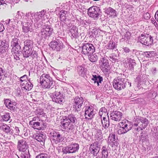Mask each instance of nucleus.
<instances>
[{"label":"nucleus","instance_id":"1","mask_svg":"<svg viewBox=\"0 0 158 158\" xmlns=\"http://www.w3.org/2000/svg\"><path fill=\"white\" fill-rule=\"evenodd\" d=\"M77 119L73 114H69L68 116H65L63 121L61 123V127L65 131L71 133L74 131L76 127Z\"/></svg>","mask_w":158,"mask_h":158},{"label":"nucleus","instance_id":"2","mask_svg":"<svg viewBox=\"0 0 158 158\" xmlns=\"http://www.w3.org/2000/svg\"><path fill=\"white\" fill-rule=\"evenodd\" d=\"M60 22L55 26L56 29L58 34L59 35L62 36L64 35V31L65 27L68 24L69 21V19L66 18V15H67V11L64 10H61L60 13Z\"/></svg>","mask_w":158,"mask_h":158},{"label":"nucleus","instance_id":"3","mask_svg":"<svg viewBox=\"0 0 158 158\" xmlns=\"http://www.w3.org/2000/svg\"><path fill=\"white\" fill-rule=\"evenodd\" d=\"M48 23H45L44 25L42 27L40 31L38 34L40 40L48 39L53 32V28Z\"/></svg>","mask_w":158,"mask_h":158},{"label":"nucleus","instance_id":"4","mask_svg":"<svg viewBox=\"0 0 158 158\" xmlns=\"http://www.w3.org/2000/svg\"><path fill=\"white\" fill-rule=\"evenodd\" d=\"M40 81L41 85L45 89H52L53 87L54 81L49 74H43L40 77Z\"/></svg>","mask_w":158,"mask_h":158},{"label":"nucleus","instance_id":"5","mask_svg":"<svg viewBox=\"0 0 158 158\" xmlns=\"http://www.w3.org/2000/svg\"><path fill=\"white\" fill-rule=\"evenodd\" d=\"M119 128L118 133L119 135L124 134L130 131L132 128L131 122L127 120L124 119L119 123Z\"/></svg>","mask_w":158,"mask_h":158},{"label":"nucleus","instance_id":"6","mask_svg":"<svg viewBox=\"0 0 158 158\" xmlns=\"http://www.w3.org/2000/svg\"><path fill=\"white\" fill-rule=\"evenodd\" d=\"M64 34L61 36L58 34L59 37L50 43L49 46L52 50L56 51H60L64 48V45L62 41V40H63L62 37H61L64 36Z\"/></svg>","mask_w":158,"mask_h":158},{"label":"nucleus","instance_id":"7","mask_svg":"<svg viewBox=\"0 0 158 158\" xmlns=\"http://www.w3.org/2000/svg\"><path fill=\"white\" fill-rule=\"evenodd\" d=\"M87 13L90 17L97 20L101 16L102 12L99 7L93 6L88 9Z\"/></svg>","mask_w":158,"mask_h":158},{"label":"nucleus","instance_id":"8","mask_svg":"<svg viewBox=\"0 0 158 158\" xmlns=\"http://www.w3.org/2000/svg\"><path fill=\"white\" fill-rule=\"evenodd\" d=\"M138 38V41L143 45L148 47L151 46L153 42V37L149 34H141Z\"/></svg>","mask_w":158,"mask_h":158},{"label":"nucleus","instance_id":"9","mask_svg":"<svg viewBox=\"0 0 158 158\" xmlns=\"http://www.w3.org/2000/svg\"><path fill=\"white\" fill-rule=\"evenodd\" d=\"M96 46L95 44L94 45L89 42L83 43L81 46L82 53L85 55L93 54L95 51Z\"/></svg>","mask_w":158,"mask_h":158},{"label":"nucleus","instance_id":"10","mask_svg":"<svg viewBox=\"0 0 158 158\" xmlns=\"http://www.w3.org/2000/svg\"><path fill=\"white\" fill-rule=\"evenodd\" d=\"M120 75L114 79L113 84L114 88L118 90L124 89L125 85L124 75L121 74Z\"/></svg>","mask_w":158,"mask_h":158},{"label":"nucleus","instance_id":"11","mask_svg":"<svg viewBox=\"0 0 158 158\" xmlns=\"http://www.w3.org/2000/svg\"><path fill=\"white\" fill-rule=\"evenodd\" d=\"M46 11L45 10H43L39 12L36 13L29 12L26 14V17L28 16L29 19H31V20L35 23L36 22L40 21L42 17L45 15Z\"/></svg>","mask_w":158,"mask_h":158},{"label":"nucleus","instance_id":"12","mask_svg":"<svg viewBox=\"0 0 158 158\" xmlns=\"http://www.w3.org/2000/svg\"><path fill=\"white\" fill-rule=\"evenodd\" d=\"M72 101L73 110L75 112L80 111L84 101L83 98L77 96L72 99Z\"/></svg>","mask_w":158,"mask_h":158},{"label":"nucleus","instance_id":"13","mask_svg":"<svg viewBox=\"0 0 158 158\" xmlns=\"http://www.w3.org/2000/svg\"><path fill=\"white\" fill-rule=\"evenodd\" d=\"M33 21L31 19H25L24 22H23L21 24L22 26L23 31L27 34L33 32V29L32 28V24Z\"/></svg>","mask_w":158,"mask_h":158},{"label":"nucleus","instance_id":"14","mask_svg":"<svg viewBox=\"0 0 158 158\" xmlns=\"http://www.w3.org/2000/svg\"><path fill=\"white\" fill-rule=\"evenodd\" d=\"M69 29L70 32L69 35L71 39H77L79 37V33L78 32V29L75 25H73L71 23H69V24L65 27L64 30Z\"/></svg>","mask_w":158,"mask_h":158},{"label":"nucleus","instance_id":"15","mask_svg":"<svg viewBox=\"0 0 158 158\" xmlns=\"http://www.w3.org/2000/svg\"><path fill=\"white\" fill-rule=\"evenodd\" d=\"M79 146L77 143H72L68 145L63 147L62 149V152L64 154H70L75 153L78 151Z\"/></svg>","mask_w":158,"mask_h":158},{"label":"nucleus","instance_id":"16","mask_svg":"<svg viewBox=\"0 0 158 158\" xmlns=\"http://www.w3.org/2000/svg\"><path fill=\"white\" fill-rule=\"evenodd\" d=\"M133 126L137 127L141 126L143 128H145L148 125L149 121L146 118L141 116H137L134 119Z\"/></svg>","mask_w":158,"mask_h":158},{"label":"nucleus","instance_id":"17","mask_svg":"<svg viewBox=\"0 0 158 158\" xmlns=\"http://www.w3.org/2000/svg\"><path fill=\"white\" fill-rule=\"evenodd\" d=\"M51 140L56 144L62 142L64 138L60 133L58 131L52 130L50 133Z\"/></svg>","mask_w":158,"mask_h":158},{"label":"nucleus","instance_id":"18","mask_svg":"<svg viewBox=\"0 0 158 158\" xmlns=\"http://www.w3.org/2000/svg\"><path fill=\"white\" fill-rule=\"evenodd\" d=\"M99 142L96 139L95 141L90 145L89 152L90 154L93 156H97L99 152L100 144Z\"/></svg>","mask_w":158,"mask_h":158},{"label":"nucleus","instance_id":"19","mask_svg":"<svg viewBox=\"0 0 158 158\" xmlns=\"http://www.w3.org/2000/svg\"><path fill=\"white\" fill-rule=\"evenodd\" d=\"M100 68L106 76H108L110 71V66L108 60L105 57H103L101 60Z\"/></svg>","mask_w":158,"mask_h":158},{"label":"nucleus","instance_id":"20","mask_svg":"<svg viewBox=\"0 0 158 158\" xmlns=\"http://www.w3.org/2000/svg\"><path fill=\"white\" fill-rule=\"evenodd\" d=\"M53 102L60 104L64 102V97L62 94L60 92L56 91L52 93L50 96Z\"/></svg>","mask_w":158,"mask_h":158},{"label":"nucleus","instance_id":"21","mask_svg":"<svg viewBox=\"0 0 158 158\" xmlns=\"http://www.w3.org/2000/svg\"><path fill=\"white\" fill-rule=\"evenodd\" d=\"M4 103L5 106L9 110L10 112L15 111L16 109L17 103L14 100H11L10 99H4Z\"/></svg>","mask_w":158,"mask_h":158},{"label":"nucleus","instance_id":"22","mask_svg":"<svg viewBox=\"0 0 158 158\" xmlns=\"http://www.w3.org/2000/svg\"><path fill=\"white\" fill-rule=\"evenodd\" d=\"M123 114L121 112L113 110L110 111V116L111 119L115 121L119 122L122 119Z\"/></svg>","mask_w":158,"mask_h":158},{"label":"nucleus","instance_id":"23","mask_svg":"<svg viewBox=\"0 0 158 158\" xmlns=\"http://www.w3.org/2000/svg\"><path fill=\"white\" fill-rule=\"evenodd\" d=\"M28 148L27 143L25 140L22 139L18 141L17 148L19 151L21 152H22L29 151L28 149Z\"/></svg>","mask_w":158,"mask_h":158},{"label":"nucleus","instance_id":"24","mask_svg":"<svg viewBox=\"0 0 158 158\" xmlns=\"http://www.w3.org/2000/svg\"><path fill=\"white\" fill-rule=\"evenodd\" d=\"M85 116L86 119L91 120L95 115L94 112V108L91 106L85 107Z\"/></svg>","mask_w":158,"mask_h":158},{"label":"nucleus","instance_id":"25","mask_svg":"<svg viewBox=\"0 0 158 158\" xmlns=\"http://www.w3.org/2000/svg\"><path fill=\"white\" fill-rule=\"evenodd\" d=\"M24 14L23 13L20 11H18L14 19L15 22L18 23H21L22 24L23 22H24L25 19H29L28 16L25 18L26 17V14L24 16Z\"/></svg>","mask_w":158,"mask_h":158},{"label":"nucleus","instance_id":"26","mask_svg":"<svg viewBox=\"0 0 158 158\" xmlns=\"http://www.w3.org/2000/svg\"><path fill=\"white\" fill-rule=\"evenodd\" d=\"M142 55L145 60L153 61L155 57L157 55V54L155 51H150L144 52Z\"/></svg>","mask_w":158,"mask_h":158},{"label":"nucleus","instance_id":"27","mask_svg":"<svg viewBox=\"0 0 158 158\" xmlns=\"http://www.w3.org/2000/svg\"><path fill=\"white\" fill-rule=\"evenodd\" d=\"M104 10L105 14L109 16V17L114 18L117 16V11L111 7H106L104 9Z\"/></svg>","mask_w":158,"mask_h":158},{"label":"nucleus","instance_id":"28","mask_svg":"<svg viewBox=\"0 0 158 158\" xmlns=\"http://www.w3.org/2000/svg\"><path fill=\"white\" fill-rule=\"evenodd\" d=\"M20 45L21 42L20 40L15 37L12 39L11 42V46L12 47L11 49H21Z\"/></svg>","mask_w":158,"mask_h":158},{"label":"nucleus","instance_id":"29","mask_svg":"<svg viewBox=\"0 0 158 158\" xmlns=\"http://www.w3.org/2000/svg\"><path fill=\"white\" fill-rule=\"evenodd\" d=\"M147 80V79L145 75H140L136 77L135 81L137 83V87L140 88V85L143 84H145Z\"/></svg>","mask_w":158,"mask_h":158},{"label":"nucleus","instance_id":"30","mask_svg":"<svg viewBox=\"0 0 158 158\" xmlns=\"http://www.w3.org/2000/svg\"><path fill=\"white\" fill-rule=\"evenodd\" d=\"M108 131V127L102 126L101 129L97 131L98 133L99 134V135H96V140L98 141H100L101 140V141L103 138L101 134H105L107 133Z\"/></svg>","mask_w":158,"mask_h":158},{"label":"nucleus","instance_id":"31","mask_svg":"<svg viewBox=\"0 0 158 158\" xmlns=\"http://www.w3.org/2000/svg\"><path fill=\"white\" fill-rule=\"evenodd\" d=\"M136 65V63L135 60L132 59L131 58H127V62L126 63L125 67L127 68L131 71L134 70V67Z\"/></svg>","mask_w":158,"mask_h":158},{"label":"nucleus","instance_id":"32","mask_svg":"<svg viewBox=\"0 0 158 158\" xmlns=\"http://www.w3.org/2000/svg\"><path fill=\"white\" fill-rule=\"evenodd\" d=\"M9 43L6 40H0V53H2L6 52L9 48Z\"/></svg>","mask_w":158,"mask_h":158},{"label":"nucleus","instance_id":"33","mask_svg":"<svg viewBox=\"0 0 158 158\" xmlns=\"http://www.w3.org/2000/svg\"><path fill=\"white\" fill-rule=\"evenodd\" d=\"M41 122H33V121H30L29 122V124L31 127L33 128L34 129H37L39 130H44V128L42 126V124L40 123Z\"/></svg>","mask_w":158,"mask_h":158},{"label":"nucleus","instance_id":"34","mask_svg":"<svg viewBox=\"0 0 158 158\" xmlns=\"http://www.w3.org/2000/svg\"><path fill=\"white\" fill-rule=\"evenodd\" d=\"M117 44L113 40H110L108 44L106 46V48L112 51H118L117 49Z\"/></svg>","mask_w":158,"mask_h":158},{"label":"nucleus","instance_id":"35","mask_svg":"<svg viewBox=\"0 0 158 158\" xmlns=\"http://www.w3.org/2000/svg\"><path fill=\"white\" fill-rule=\"evenodd\" d=\"M75 69L79 75L82 77L85 76L87 71V69L83 65L77 66Z\"/></svg>","mask_w":158,"mask_h":158},{"label":"nucleus","instance_id":"36","mask_svg":"<svg viewBox=\"0 0 158 158\" xmlns=\"http://www.w3.org/2000/svg\"><path fill=\"white\" fill-rule=\"evenodd\" d=\"M76 18L77 25L79 26L86 27L89 25L90 23V21L88 20H85L84 19H83L80 17L78 18L76 17Z\"/></svg>","mask_w":158,"mask_h":158},{"label":"nucleus","instance_id":"37","mask_svg":"<svg viewBox=\"0 0 158 158\" xmlns=\"http://www.w3.org/2000/svg\"><path fill=\"white\" fill-rule=\"evenodd\" d=\"M91 80L93 81L94 83H97V85L99 86V83H101L103 79L102 77L98 74L95 73L92 75Z\"/></svg>","mask_w":158,"mask_h":158},{"label":"nucleus","instance_id":"38","mask_svg":"<svg viewBox=\"0 0 158 158\" xmlns=\"http://www.w3.org/2000/svg\"><path fill=\"white\" fill-rule=\"evenodd\" d=\"M35 139L38 141L40 142L42 145H44L45 140L46 139L45 135L41 134H38L35 136Z\"/></svg>","mask_w":158,"mask_h":158},{"label":"nucleus","instance_id":"39","mask_svg":"<svg viewBox=\"0 0 158 158\" xmlns=\"http://www.w3.org/2000/svg\"><path fill=\"white\" fill-rule=\"evenodd\" d=\"M131 34L129 31L125 30L122 33V38L121 39V41L123 42L125 41H127L129 40L131 38Z\"/></svg>","mask_w":158,"mask_h":158},{"label":"nucleus","instance_id":"40","mask_svg":"<svg viewBox=\"0 0 158 158\" xmlns=\"http://www.w3.org/2000/svg\"><path fill=\"white\" fill-rule=\"evenodd\" d=\"M24 47L23 48L33 49V40L27 39L24 42Z\"/></svg>","mask_w":158,"mask_h":158},{"label":"nucleus","instance_id":"41","mask_svg":"<svg viewBox=\"0 0 158 158\" xmlns=\"http://www.w3.org/2000/svg\"><path fill=\"white\" fill-rule=\"evenodd\" d=\"M20 49H11V52L14 56V59L17 60H20V56H21L22 52Z\"/></svg>","mask_w":158,"mask_h":158},{"label":"nucleus","instance_id":"42","mask_svg":"<svg viewBox=\"0 0 158 158\" xmlns=\"http://www.w3.org/2000/svg\"><path fill=\"white\" fill-rule=\"evenodd\" d=\"M117 51L116 53H112L109 56L110 60L113 63L118 61L119 59L120 53L118 52V51Z\"/></svg>","mask_w":158,"mask_h":158},{"label":"nucleus","instance_id":"43","mask_svg":"<svg viewBox=\"0 0 158 158\" xmlns=\"http://www.w3.org/2000/svg\"><path fill=\"white\" fill-rule=\"evenodd\" d=\"M0 128L7 134L9 133L10 134H12L10 127L6 124L3 123L0 124Z\"/></svg>","mask_w":158,"mask_h":158},{"label":"nucleus","instance_id":"44","mask_svg":"<svg viewBox=\"0 0 158 158\" xmlns=\"http://www.w3.org/2000/svg\"><path fill=\"white\" fill-rule=\"evenodd\" d=\"M28 82H26V83H24L22 85V87L27 91H29L31 90L32 88L33 85L30 82V79L28 80Z\"/></svg>","mask_w":158,"mask_h":158},{"label":"nucleus","instance_id":"45","mask_svg":"<svg viewBox=\"0 0 158 158\" xmlns=\"http://www.w3.org/2000/svg\"><path fill=\"white\" fill-rule=\"evenodd\" d=\"M101 124L102 127H109L110 126L109 118L108 116L107 118L103 117L101 119Z\"/></svg>","mask_w":158,"mask_h":158},{"label":"nucleus","instance_id":"46","mask_svg":"<svg viewBox=\"0 0 158 158\" xmlns=\"http://www.w3.org/2000/svg\"><path fill=\"white\" fill-rule=\"evenodd\" d=\"M102 155H108L109 153H110V149L109 148V146H106V145L102 146Z\"/></svg>","mask_w":158,"mask_h":158},{"label":"nucleus","instance_id":"47","mask_svg":"<svg viewBox=\"0 0 158 158\" xmlns=\"http://www.w3.org/2000/svg\"><path fill=\"white\" fill-rule=\"evenodd\" d=\"M32 49L23 48V55L24 57L27 58L29 57L31 54V52Z\"/></svg>","mask_w":158,"mask_h":158},{"label":"nucleus","instance_id":"48","mask_svg":"<svg viewBox=\"0 0 158 158\" xmlns=\"http://www.w3.org/2000/svg\"><path fill=\"white\" fill-rule=\"evenodd\" d=\"M87 56H88L89 60L91 62H95L98 60V57L95 54H91L90 55Z\"/></svg>","mask_w":158,"mask_h":158},{"label":"nucleus","instance_id":"49","mask_svg":"<svg viewBox=\"0 0 158 158\" xmlns=\"http://www.w3.org/2000/svg\"><path fill=\"white\" fill-rule=\"evenodd\" d=\"M1 118L2 121H8L10 118V113L8 112L4 113L3 115H1Z\"/></svg>","mask_w":158,"mask_h":158},{"label":"nucleus","instance_id":"50","mask_svg":"<svg viewBox=\"0 0 158 158\" xmlns=\"http://www.w3.org/2000/svg\"><path fill=\"white\" fill-rule=\"evenodd\" d=\"M18 158H30V155L29 151L27 152H22L19 156L17 154H15Z\"/></svg>","mask_w":158,"mask_h":158},{"label":"nucleus","instance_id":"51","mask_svg":"<svg viewBox=\"0 0 158 158\" xmlns=\"http://www.w3.org/2000/svg\"><path fill=\"white\" fill-rule=\"evenodd\" d=\"M108 146L110 145L112 147L114 146H117L118 145L117 139H113L112 140L108 139Z\"/></svg>","mask_w":158,"mask_h":158},{"label":"nucleus","instance_id":"52","mask_svg":"<svg viewBox=\"0 0 158 158\" xmlns=\"http://www.w3.org/2000/svg\"><path fill=\"white\" fill-rule=\"evenodd\" d=\"M148 136L146 133H141V135L139 136L140 141H141L142 142H146L148 138Z\"/></svg>","mask_w":158,"mask_h":158},{"label":"nucleus","instance_id":"53","mask_svg":"<svg viewBox=\"0 0 158 158\" xmlns=\"http://www.w3.org/2000/svg\"><path fill=\"white\" fill-rule=\"evenodd\" d=\"M35 158H49L48 155L45 153H42L36 156Z\"/></svg>","mask_w":158,"mask_h":158},{"label":"nucleus","instance_id":"54","mask_svg":"<svg viewBox=\"0 0 158 158\" xmlns=\"http://www.w3.org/2000/svg\"><path fill=\"white\" fill-rule=\"evenodd\" d=\"M31 54L30 56L31 57L32 59H37L38 57V53L34 49H32L31 52Z\"/></svg>","mask_w":158,"mask_h":158},{"label":"nucleus","instance_id":"55","mask_svg":"<svg viewBox=\"0 0 158 158\" xmlns=\"http://www.w3.org/2000/svg\"><path fill=\"white\" fill-rule=\"evenodd\" d=\"M28 79L27 75H24L21 77L19 78V80L21 82V83H22V82L24 81L27 82L26 80H28Z\"/></svg>","mask_w":158,"mask_h":158},{"label":"nucleus","instance_id":"56","mask_svg":"<svg viewBox=\"0 0 158 158\" xmlns=\"http://www.w3.org/2000/svg\"><path fill=\"white\" fill-rule=\"evenodd\" d=\"M143 101V99L141 98H138L134 99L132 101L134 103L140 104L142 103Z\"/></svg>","mask_w":158,"mask_h":158},{"label":"nucleus","instance_id":"57","mask_svg":"<svg viewBox=\"0 0 158 158\" xmlns=\"http://www.w3.org/2000/svg\"><path fill=\"white\" fill-rule=\"evenodd\" d=\"M124 84L125 87L127 86L131 87V83L129 82V80L126 78H124Z\"/></svg>","mask_w":158,"mask_h":158},{"label":"nucleus","instance_id":"58","mask_svg":"<svg viewBox=\"0 0 158 158\" xmlns=\"http://www.w3.org/2000/svg\"><path fill=\"white\" fill-rule=\"evenodd\" d=\"M99 31V30L97 28H94L92 30V33L94 35L96 36L98 35Z\"/></svg>","mask_w":158,"mask_h":158},{"label":"nucleus","instance_id":"59","mask_svg":"<svg viewBox=\"0 0 158 158\" xmlns=\"http://www.w3.org/2000/svg\"><path fill=\"white\" fill-rule=\"evenodd\" d=\"M116 139L115 138V134L114 133L110 134L108 139L112 140L113 139Z\"/></svg>","mask_w":158,"mask_h":158},{"label":"nucleus","instance_id":"60","mask_svg":"<svg viewBox=\"0 0 158 158\" xmlns=\"http://www.w3.org/2000/svg\"><path fill=\"white\" fill-rule=\"evenodd\" d=\"M144 128H143V127H141V126L138 125L137 127H136L135 128V130L137 132H139V131L142 130Z\"/></svg>","mask_w":158,"mask_h":158},{"label":"nucleus","instance_id":"61","mask_svg":"<svg viewBox=\"0 0 158 158\" xmlns=\"http://www.w3.org/2000/svg\"><path fill=\"white\" fill-rule=\"evenodd\" d=\"M5 70L3 69L2 68L0 67V80L2 79L3 75L2 73H5Z\"/></svg>","mask_w":158,"mask_h":158},{"label":"nucleus","instance_id":"62","mask_svg":"<svg viewBox=\"0 0 158 158\" xmlns=\"http://www.w3.org/2000/svg\"><path fill=\"white\" fill-rule=\"evenodd\" d=\"M10 19H8L5 21H3V23L2 24H3V25H6V26H9L10 22Z\"/></svg>","mask_w":158,"mask_h":158},{"label":"nucleus","instance_id":"63","mask_svg":"<svg viewBox=\"0 0 158 158\" xmlns=\"http://www.w3.org/2000/svg\"><path fill=\"white\" fill-rule=\"evenodd\" d=\"M157 71V70L156 67H153L151 69V72L154 75L156 73Z\"/></svg>","mask_w":158,"mask_h":158},{"label":"nucleus","instance_id":"64","mask_svg":"<svg viewBox=\"0 0 158 158\" xmlns=\"http://www.w3.org/2000/svg\"><path fill=\"white\" fill-rule=\"evenodd\" d=\"M6 2V0H0V5H2L4 6H6L7 5Z\"/></svg>","mask_w":158,"mask_h":158}]
</instances>
